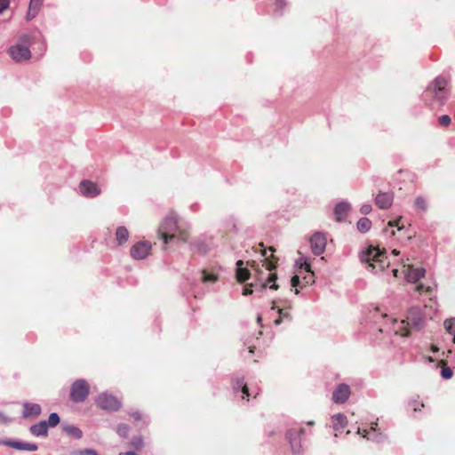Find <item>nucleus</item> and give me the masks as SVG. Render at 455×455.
Segmentation results:
<instances>
[{
	"label": "nucleus",
	"instance_id": "obj_1",
	"mask_svg": "<svg viewBox=\"0 0 455 455\" xmlns=\"http://www.w3.org/2000/svg\"><path fill=\"white\" fill-rule=\"evenodd\" d=\"M407 320L408 322L402 320L399 323L396 320H394V324L398 325L397 327L394 328V331L396 335L407 337L410 335V330L408 328L410 324L415 327H419L421 324L422 317L419 314V310L418 308L410 309Z\"/></svg>",
	"mask_w": 455,
	"mask_h": 455
},
{
	"label": "nucleus",
	"instance_id": "obj_2",
	"mask_svg": "<svg viewBox=\"0 0 455 455\" xmlns=\"http://www.w3.org/2000/svg\"><path fill=\"white\" fill-rule=\"evenodd\" d=\"M90 393V386L84 379L76 380L70 387V400L74 403L85 401Z\"/></svg>",
	"mask_w": 455,
	"mask_h": 455
},
{
	"label": "nucleus",
	"instance_id": "obj_3",
	"mask_svg": "<svg viewBox=\"0 0 455 455\" xmlns=\"http://www.w3.org/2000/svg\"><path fill=\"white\" fill-rule=\"evenodd\" d=\"M309 244L314 254H323L331 246V241L328 242L326 235L323 233H315L309 238Z\"/></svg>",
	"mask_w": 455,
	"mask_h": 455
},
{
	"label": "nucleus",
	"instance_id": "obj_4",
	"mask_svg": "<svg viewBox=\"0 0 455 455\" xmlns=\"http://www.w3.org/2000/svg\"><path fill=\"white\" fill-rule=\"evenodd\" d=\"M97 407L109 411H116L121 408V402L117 397L109 394H100L95 401Z\"/></svg>",
	"mask_w": 455,
	"mask_h": 455
},
{
	"label": "nucleus",
	"instance_id": "obj_5",
	"mask_svg": "<svg viewBox=\"0 0 455 455\" xmlns=\"http://www.w3.org/2000/svg\"><path fill=\"white\" fill-rule=\"evenodd\" d=\"M180 235H182V231L178 224V221L174 219L166 220L161 230V236L164 243H167L169 239H173Z\"/></svg>",
	"mask_w": 455,
	"mask_h": 455
},
{
	"label": "nucleus",
	"instance_id": "obj_6",
	"mask_svg": "<svg viewBox=\"0 0 455 455\" xmlns=\"http://www.w3.org/2000/svg\"><path fill=\"white\" fill-rule=\"evenodd\" d=\"M249 267H254V260H248L244 263L240 259L236 262L235 278L238 283H243L249 280L251 277Z\"/></svg>",
	"mask_w": 455,
	"mask_h": 455
},
{
	"label": "nucleus",
	"instance_id": "obj_7",
	"mask_svg": "<svg viewBox=\"0 0 455 455\" xmlns=\"http://www.w3.org/2000/svg\"><path fill=\"white\" fill-rule=\"evenodd\" d=\"M8 52L10 56L18 62L27 60L31 56L28 47L20 44L10 47Z\"/></svg>",
	"mask_w": 455,
	"mask_h": 455
},
{
	"label": "nucleus",
	"instance_id": "obj_8",
	"mask_svg": "<svg viewBox=\"0 0 455 455\" xmlns=\"http://www.w3.org/2000/svg\"><path fill=\"white\" fill-rule=\"evenodd\" d=\"M387 259L388 258H362V263L365 264L367 268H371L375 271H383L390 265Z\"/></svg>",
	"mask_w": 455,
	"mask_h": 455
},
{
	"label": "nucleus",
	"instance_id": "obj_9",
	"mask_svg": "<svg viewBox=\"0 0 455 455\" xmlns=\"http://www.w3.org/2000/svg\"><path fill=\"white\" fill-rule=\"evenodd\" d=\"M79 188L81 194L87 197H95L100 193V189L97 184L91 180L82 181L80 183Z\"/></svg>",
	"mask_w": 455,
	"mask_h": 455
},
{
	"label": "nucleus",
	"instance_id": "obj_10",
	"mask_svg": "<svg viewBox=\"0 0 455 455\" xmlns=\"http://www.w3.org/2000/svg\"><path fill=\"white\" fill-rule=\"evenodd\" d=\"M350 395V387L346 384L339 385L332 393V400L335 403H344Z\"/></svg>",
	"mask_w": 455,
	"mask_h": 455
},
{
	"label": "nucleus",
	"instance_id": "obj_11",
	"mask_svg": "<svg viewBox=\"0 0 455 455\" xmlns=\"http://www.w3.org/2000/svg\"><path fill=\"white\" fill-rule=\"evenodd\" d=\"M303 433V428L291 429L286 433V437L289 439V442L294 453H299L300 451L299 438Z\"/></svg>",
	"mask_w": 455,
	"mask_h": 455
},
{
	"label": "nucleus",
	"instance_id": "obj_12",
	"mask_svg": "<svg viewBox=\"0 0 455 455\" xmlns=\"http://www.w3.org/2000/svg\"><path fill=\"white\" fill-rule=\"evenodd\" d=\"M404 267L405 277L411 283H417L426 273V270L422 267H414L411 265L404 266Z\"/></svg>",
	"mask_w": 455,
	"mask_h": 455
},
{
	"label": "nucleus",
	"instance_id": "obj_13",
	"mask_svg": "<svg viewBox=\"0 0 455 455\" xmlns=\"http://www.w3.org/2000/svg\"><path fill=\"white\" fill-rule=\"evenodd\" d=\"M299 275H301L303 285H309L315 283V275L308 263L304 262L300 264Z\"/></svg>",
	"mask_w": 455,
	"mask_h": 455
},
{
	"label": "nucleus",
	"instance_id": "obj_14",
	"mask_svg": "<svg viewBox=\"0 0 455 455\" xmlns=\"http://www.w3.org/2000/svg\"><path fill=\"white\" fill-rule=\"evenodd\" d=\"M394 196L391 193L379 192L375 197V204L380 209H388L393 204Z\"/></svg>",
	"mask_w": 455,
	"mask_h": 455
},
{
	"label": "nucleus",
	"instance_id": "obj_15",
	"mask_svg": "<svg viewBox=\"0 0 455 455\" xmlns=\"http://www.w3.org/2000/svg\"><path fill=\"white\" fill-rule=\"evenodd\" d=\"M0 444L4 446L12 447L17 450L35 451L38 449L35 443H21L17 441H0Z\"/></svg>",
	"mask_w": 455,
	"mask_h": 455
},
{
	"label": "nucleus",
	"instance_id": "obj_16",
	"mask_svg": "<svg viewBox=\"0 0 455 455\" xmlns=\"http://www.w3.org/2000/svg\"><path fill=\"white\" fill-rule=\"evenodd\" d=\"M151 251V244L148 241H140L132 247V256H147Z\"/></svg>",
	"mask_w": 455,
	"mask_h": 455
},
{
	"label": "nucleus",
	"instance_id": "obj_17",
	"mask_svg": "<svg viewBox=\"0 0 455 455\" xmlns=\"http://www.w3.org/2000/svg\"><path fill=\"white\" fill-rule=\"evenodd\" d=\"M448 85V82L443 77H437L434 80L430 86V91L435 94V96H438V93L443 92Z\"/></svg>",
	"mask_w": 455,
	"mask_h": 455
},
{
	"label": "nucleus",
	"instance_id": "obj_18",
	"mask_svg": "<svg viewBox=\"0 0 455 455\" xmlns=\"http://www.w3.org/2000/svg\"><path fill=\"white\" fill-rule=\"evenodd\" d=\"M41 413V407L37 403H27L24 404L23 416L36 417Z\"/></svg>",
	"mask_w": 455,
	"mask_h": 455
},
{
	"label": "nucleus",
	"instance_id": "obj_19",
	"mask_svg": "<svg viewBox=\"0 0 455 455\" xmlns=\"http://www.w3.org/2000/svg\"><path fill=\"white\" fill-rule=\"evenodd\" d=\"M333 428L337 432H340L347 427V417L343 414H336L331 418Z\"/></svg>",
	"mask_w": 455,
	"mask_h": 455
},
{
	"label": "nucleus",
	"instance_id": "obj_20",
	"mask_svg": "<svg viewBox=\"0 0 455 455\" xmlns=\"http://www.w3.org/2000/svg\"><path fill=\"white\" fill-rule=\"evenodd\" d=\"M349 211V205L345 203H340L337 204L334 208V214L336 217V220L338 221L344 220L348 213Z\"/></svg>",
	"mask_w": 455,
	"mask_h": 455
},
{
	"label": "nucleus",
	"instance_id": "obj_21",
	"mask_svg": "<svg viewBox=\"0 0 455 455\" xmlns=\"http://www.w3.org/2000/svg\"><path fill=\"white\" fill-rule=\"evenodd\" d=\"M30 432L34 435H36V436H39V435L45 436V435H47V433H48L47 422L44 420V421H40L39 423L31 426Z\"/></svg>",
	"mask_w": 455,
	"mask_h": 455
},
{
	"label": "nucleus",
	"instance_id": "obj_22",
	"mask_svg": "<svg viewBox=\"0 0 455 455\" xmlns=\"http://www.w3.org/2000/svg\"><path fill=\"white\" fill-rule=\"evenodd\" d=\"M44 0H30L29 8L27 15L28 20H31L38 13L43 5Z\"/></svg>",
	"mask_w": 455,
	"mask_h": 455
},
{
	"label": "nucleus",
	"instance_id": "obj_23",
	"mask_svg": "<svg viewBox=\"0 0 455 455\" xmlns=\"http://www.w3.org/2000/svg\"><path fill=\"white\" fill-rule=\"evenodd\" d=\"M129 232L126 228L119 227L116 230V239L118 245H122L128 241Z\"/></svg>",
	"mask_w": 455,
	"mask_h": 455
},
{
	"label": "nucleus",
	"instance_id": "obj_24",
	"mask_svg": "<svg viewBox=\"0 0 455 455\" xmlns=\"http://www.w3.org/2000/svg\"><path fill=\"white\" fill-rule=\"evenodd\" d=\"M387 251L385 248L380 249L379 245H369L367 249L363 251V256H381L386 254Z\"/></svg>",
	"mask_w": 455,
	"mask_h": 455
},
{
	"label": "nucleus",
	"instance_id": "obj_25",
	"mask_svg": "<svg viewBox=\"0 0 455 455\" xmlns=\"http://www.w3.org/2000/svg\"><path fill=\"white\" fill-rule=\"evenodd\" d=\"M371 220L366 217L361 218L356 224L358 231L366 233L371 228Z\"/></svg>",
	"mask_w": 455,
	"mask_h": 455
},
{
	"label": "nucleus",
	"instance_id": "obj_26",
	"mask_svg": "<svg viewBox=\"0 0 455 455\" xmlns=\"http://www.w3.org/2000/svg\"><path fill=\"white\" fill-rule=\"evenodd\" d=\"M276 280H277L276 273H270L267 279V282L261 285V290L266 289L267 284L272 283L269 285V288L276 291L279 288L278 284L275 283Z\"/></svg>",
	"mask_w": 455,
	"mask_h": 455
},
{
	"label": "nucleus",
	"instance_id": "obj_27",
	"mask_svg": "<svg viewBox=\"0 0 455 455\" xmlns=\"http://www.w3.org/2000/svg\"><path fill=\"white\" fill-rule=\"evenodd\" d=\"M255 252L260 253L261 256H266L269 252L270 256H274L275 249L273 246L266 247L263 243H259L255 249Z\"/></svg>",
	"mask_w": 455,
	"mask_h": 455
},
{
	"label": "nucleus",
	"instance_id": "obj_28",
	"mask_svg": "<svg viewBox=\"0 0 455 455\" xmlns=\"http://www.w3.org/2000/svg\"><path fill=\"white\" fill-rule=\"evenodd\" d=\"M219 279V276L217 274L209 272L205 269L202 271V280L204 283H215Z\"/></svg>",
	"mask_w": 455,
	"mask_h": 455
},
{
	"label": "nucleus",
	"instance_id": "obj_29",
	"mask_svg": "<svg viewBox=\"0 0 455 455\" xmlns=\"http://www.w3.org/2000/svg\"><path fill=\"white\" fill-rule=\"evenodd\" d=\"M438 364L441 366V375L444 379H450L452 376V371L450 367L447 366V363L444 360H440Z\"/></svg>",
	"mask_w": 455,
	"mask_h": 455
},
{
	"label": "nucleus",
	"instance_id": "obj_30",
	"mask_svg": "<svg viewBox=\"0 0 455 455\" xmlns=\"http://www.w3.org/2000/svg\"><path fill=\"white\" fill-rule=\"evenodd\" d=\"M387 227L389 228H396L398 230H402L405 228L402 216H398L393 220H389L387 222Z\"/></svg>",
	"mask_w": 455,
	"mask_h": 455
},
{
	"label": "nucleus",
	"instance_id": "obj_31",
	"mask_svg": "<svg viewBox=\"0 0 455 455\" xmlns=\"http://www.w3.org/2000/svg\"><path fill=\"white\" fill-rule=\"evenodd\" d=\"M434 291V287L430 285H425L423 283H419L415 286V291L419 292V294H427L430 295Z\"/></svg>",
	"mask_w": 455,
	"mask_h": 455
},
{
	"label": "nucleus",
	"instance_id": "obj_32",
	"mask_svg": "<svg viewBox=\"0 0 455 455\" xmlns=\"http://www.w3.org/2000/svg\"><path fill=\"white\" fill-rule=\"evenodd\" d=\"M444 327L447 332L453 335V343H455V319L446 320Z\"/></svg>",
	"mask_w": 455,
	"mask_h": 455
},
{
	"label": "nucleus",
	"instance_id": "obj_33",
	"mask_svg": "<svg viewBox=\"0 0 455 455\" xmlns=\"http://www.w3.org/2000/svg\"><path fill=\"white\" fill-rule=\"evenodd\" d=\"M65 430L68 434L73 435L75 438H77V439L81 438L83 435L82 431L78 427H74V426L67 427H65Z\"/></svg>",
	"mask_w": 455,
	"mask_h": 455
},
{
	"label": "nucleus",
	"instance_id": "obj_34",
	"mask_svg": "<svg viewBox=\"0 0 455 455\" xmlns=\"http://www.w3.org/2000/svg\"><path fill=\"white\" fill-rule=\"evenodd\" d=\"M60 423V417L57 413H51L48 419L47 425L50 427H55Z\"/></svg>",
	"mask_w": 455,
	"mask_h": 455
},
{
	"label": "nucleus",
	"instance_id": "obj_35",
	"mask_svg": "<svg viewBox=\"0 0 455 455\" xmlns=\"http://www.w3.org/2000/svg\"><path fill=\"white\" fill-rule=\"evenodd\" d=\"M300 276L299 273L298 275H295L291 277V284L292 287L297 288L300 284ZM299 291L298 289H295V293L299 294Z\"/></svg>",
	"mask_w": 455,
	"mask_h": 455
},
{
	"label": "nucleus",
	"instance_id": "obj_36",
	"mask_svg": "<svg viewBox=\"0 0 455 455\" xmlns=\"http://www.w3.org/2000/svg\"><path fill=\"white\" fill-rule=\"evenodd\" d=\"M143 444V439L141 437H135L132 441V446L137 451L141 450Z\"/></svg>",
	"mask_w": 455,
	"mask_h": 455
},
{
	"label": "nucleus",
	"instance_id": "obj_37",
	"mask_svg": "<svg viewBox=\"0 0 455 455\" xmlns=\"http://www.w3.org/2000/svg\"><path fill=\"white\" fill-rule=\"evenodd\" d=\"M439 124L443 127H448L451 124V117L447 115H443L438 119Z\"/></svg>",
	"mask_w": 455,
	"mask_h": 455
},
{
	"label": "nucleus",
	"instance_id": "obj_38",
	"mask_svg": "<svg viewBox=\"0 0 455 455\" xmlns=\"http://www.w3.org/2000/svg\"><path fill=\"white\" fill-rule=\"evenodd\" d=\"M129 427L126 424H120L117 427V433L125 437L128 434Z\"/></svg>",
	"mask_w": 455,
	"mask_h": 455
},
{
	"label": "nucleus",
	"instance_id": "obj_39",
	"mask_svg": "<svg viewBox=\"0 0 455 455\" xmlns=\"http://www.w3.org/2000/svg\"><path fill=\"white\" fill-rule=\"evenodd\" d=\"M266 259H267L268 258H265ZM271 260H267L264 263V265H266V267L268 269V270H272L274 268L276 267V259L278 258H269Z\"/></svg>",
	"mask_w": 455,
	"mask_h": 455
},
{
	"label": "nucleus",
	"instance_id": "obj_40",
	"mask_svg": "<svg viewBox=\"0 0 455 455\" xmlns=\"http://www.w3.org/2000/svg\"><path fill=\"white\" fill-rule=\"evenodd\" d=\"M254 286L253 283H248L246 284L243 289V296H248V295H251L252 294L253 291H252V287Z\"/></svg>",
	"mask_w": 455,
	"mask_h": 455
},
{
	"label": "nucleus",
	"instance_id": "obj_41",
	"mask_svg": "<svg viewBox=\"0 0 455 455\" xmlns=\"http://www.w3.org/2000/svg\"><path fill=\"white\" fill-rule=\"evenodd\" d=\"M243 385H245L243 383V379L241 378V379H236L234 382H233V388L235 391H237L239 388H242V386Z\"/></svg>",
	"mask_w": 455,
	"mask_h": 455
},
{
	"label": "nucleus",
	"instance_id": "obj_42",
	"mask_svg": "<svg viewBox=\"0 0 455 455\" xmlns=\"http://www.w3.org/2000/svg\"><path fill=\"white\" fill-rule=\"evenodd\" d=\"M415 204L419 209H426L427 207V202L424 198L419 197L415 201Z\"/></svg>",
	"mask_w": 455,
	"mask_h": 455
},
{
	"label": "nucleus",
	"instance_id": "obj_43",
	"mask_svg": "<svg viewBox=\"0 0 455 455\" xmlns=\"http://www.w3.org/2000/svg\"><path fill=\"white\" fill-rule=\"evenodd\" d=\"M130 416L135 420V421H140V420H142L143 419V416L142 414L136 411H132L130 412Z\"/></svg>",
	"mask_w": 455,
	"mask_h": 455
},
{
	"label": "nucleus",
	"instance_id": "obj_44",
	"mask_svg": "<svg viewBox=\"0 0 455 455\" xmlns=\"http://www.w3.org/2000/svg\"><path fill=\"white\" fill-rule=\"evenodd\" d=\"M10 5V0H0V12L7 10Z\"/></svg>",
	"mask_w": 455,
	"mask_h": 455
},
{
	"label": "nucleus",
	"instance_id": "obj_45",
	"mask_svg": "<svg viewBox=\"0 0 455 455\" xmlns=\"http://www.w3.org/2000/svg\"><path fill=\"white\" fill-rule=\"evenodd\" d=\"M241 389H242V393L243 394V399L245 397H249L250 396L249 388H248L247 385H243Z\"/></svg>",
	"mask_w": 455,
	"mask_h": 455
},
{
	"label": "nucleus",
	"instance_id": "obj_46",
	"mask_svg": "<svg viewBox=\"0 0 455 455\" xmlns=\"http://www.w3.org/2000/svg\"><path fill=\"white\" fill-rule=\"evenodd\" d=\"M81 455H99L94 450L86 449L80 452Z\"/></svg>",
	"mask_w": 455,
	"mask_h": 455
},
{
	"label": "nucleus",
	"instance_id": "obj_47",
	"mask_svg": "<svg viewBox=\"0 0 455 455\" xmlns=\"http://www.w3.org/2000/svg\"><path fill=\"white\" fill-rule=\"evenodd\" d=\"M420 407H424V404H423V403H420V405H419V406H418V405L414 404L413 410H414L415 411H420Z\"/></svg>",
	"mask_w": 455,
	"mask_h": 455
},
{
	"label": "nucleus",
	"instance_id": "obj_48",
	"mask_svg": "<svg viewBox=\"0 0 455 455\" xmlns=\"http://www.w3.org/2000/svg\"><path fill=\"white\" fill-rule=\"evenodd\" d=\"M431 350H432L434 353H435V352H437V351L439 350V348H438L435 345H432V346H431Z\"/></svg>",
	"mask_w": 455,
	"mask_h": 455
},
{
	"label": "nucleus",
	"instance_id": "obj_49",
	"mask_svg": "<svg viewBox=\"0 0 455 455\" xmlns=\"http://www.w3.org/2000/svg\"><path fill=\"white\" fill-rule=\"evenodd\" d=\"M377 425H378V424H377V422L372 423V424H371V430L375 431V430H376V427H377Z\"/></svg>",
	"mask_w": 455,
	"mask_h": 455
},
{
	"label": "nucleus",
	"instance_id": "obj_50",
	"mask_svg": "<svg viewBox=\"0 0 455 455\" xmlns=\"http://www.w3.org/2000/svg\"><path fill=\"white\" fill-rule=\"evenodd\" d=\"M392 272H393L394 276L397 277L398 269L394 268V269L392 270Z\"/></svg>",
	"mask_w": 455,
	"mask_h": 455
},
{
	"label": "nucleus",
	"instance_id": "obj_51",
	"mask_svg": "<svg viewBox=\"0 0 455 455\" xmlns=\"http://www.w3.org/2000/svg\"><path fill=\"white\" fill-rule=\"evenodd\" d=\"M281 322H282V318H281V316H280L278 319H276V320L275 321V324H280V323H281Z\"/></svg>",
	"mask_w": 455,
	"mask_h": 455
},
{
	"label": "nucleus",
	"instance_id": "obj_52",
	"mask_svg": "<svg viewBox=\"0 0 455 455\" xmlns=\"http://www.w3.org/2000/svg\"><path fill=\"white\" fill-rule=\"evenodd\" d=\"M368 433H369V431H367V430H363V435L365 437V436H366V434H368Z\"/></svg>",
	"mask_w": 455,
	"mask_h": 455
},
{
	"label": "nucleus",
	"instance_id": "obj_53",
	"mask_svg": "<svg viewBox=\"0 0 455 455\" xmlns=\"http://www.w3.org/2000/svg\"><path fill=\"white\" fill-rule=\"evenodd\" d=\"M392 253L398 254L399 252L396 250H393Z\"/></svg>",
	"mask_w": 455,
	"mask_h": 455
},
{
	"label": "nucleus",
	"instance_id": "obj_54",
	"mask_svg": "<svg viewBox=\"0 0 455 455\" xmlns=\"http://www.w3.org/2000/svg\"><path fill=\"white\" fill-rule=\"evenodd\" d=\"M278 312H279L280 315H283V309H279Z\"/></svg>",
	"mask_w": 455,
	"mask_h": 455
},
{
	"label": "nucleus",
	"instance_id": "obj_55",
	"mask_svg": "<svg viewBox=\"0 0 455 455\" xmlns=\"http://www.w3.org/2000/svg\"><path fill=\"white\" fill-rule=\"evenodd\" d=\"M428 361L433 362L434 360L432 357H428Z\"/></svg>",
	"mask_w": 455,
	"mask_h": 455
}]
</instances>
